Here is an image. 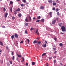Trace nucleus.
I'll return each mask as SVG.
<instances>
[{"mask_svg":"<svg viewBox=\"0 0 66 66\" xmlns=\"http://www.w3.org/2000/svg\"><path fill=\"white\" fill-rule=\"evenodd\" d=\"M23 1L24 3H26V0H23Z\"/></svg>","mask_w":66,"mask_h":66,"instance_id":"44","label":"nucleus"},{"mask_svg":"<svg viewBox=\"0 0 66 66\" xmlns=\"http://www.w3.org/2000/svg\"><path fill=\"white\" fill-rule=\"evenodd\" d=\"M60 64L61 66H62V65H63V64H62V63H60Z\"/></svg>","mask_w":66,"mask_h":66,"instance_id":"49","label":"nucleus"},{"mask_svg":"<svg viewBox=\"0 0 66 66\" xmlns=\"http://www.w3.org/2000/svg\"><path fill=\"white\" fill-rule=\"evenodd\" d=\"M62 32H66V28L65 26H63L61 27Z\"/></svg>","mask_w":66,"mask_h":66,"instance_id":"1","label":"nucleus"},{"mask_svg":"<svg viewBox=\"0 0 66 66\" xmlns=\"http://www.w3.org/2000/svg\"><path fill=\"white\" fill-rule=\"evenodd\" d=\"M10 10L11 11V12H12V7H11L10 9Z\"/></svg>","mask_w":66,"mask_h":66,"instance_id":"35","label":"nucleus"},{"mask_svg":"<svg viewBox=\"0 0 66 66\" xmlns=\"http://www.w3.org/2000/svg\"><path fill=\"white\" fill-rule=\"evenodd\" d=\"M6 48L7 49H9V47L7 46L6 47Z\"/></svg>","mask_w":66,"mask_h":66,"instance_id":"55","label":"nucleus"},{"mask_svg":"<svg viewBox=\"0 0 66 66\" xmlns=\"http://www.w3.org/2000/svg\"><path fill=\"white\" fill-rule=\"evenodd\" d=\"M50 15L51 17H52V12H50Z\"/></svg>","mask_w":66,"mask_h":66,"instance_id":"8","label":"nucleus"},{"mask_svg":"<svg viewBox=\"0 0 66 66\" xmlns=\"http://www.w3.org/2000/svg\"><path fill=\"white\" fill-rule=\"evenodd\" d=\"M53 58H54V59H55V58H56V56H54L53 57Z\"/></svg>","mask_w":66,"mask_h":66,"instance_id":"52","label":"nucleus"},{"mask_svg":"<svg viewBox=\"0 0 66 66\" xmlns=\"http://www.w3.org/2000/svg\"><path fill=\"white\" fill-rule=\"evenodd\" d=\"M27 41H28V43H29V39H27Z\"/></svg>","mask_w":66,"mask_h":66,"instance_id":"51","label":"nucleus"},{"mask_svg":"<svg viewBox=\"0 0 66 66\" xmlns=\"http://www.w3.org/2000/svg\"><path fill=\"white\" fill-rule=\"evenodd\" d=\"M37 43V41L36 40H35L33 42V44H36V43Z\"/></svg>","mask_w":66,"mask_h":66,"instance_id":"12","label":"nucleus"},{"mask_svg":"<svg viewBox=\"0 0 66 66\" xmlns=\"http://www.w3.org/2000/svg\"><path fill=\"white\" fill-rule=\"evenodd\" d=\"M41 21L42 22H45L44 19H42L41 20Z\"/></svg>","mask_w":66,"mask_h":66,"instance_id":"10","label":"nucleus"},{"mask_svg":"<svg viewBox=\"0 0 66 66\" xmlns=\"http://www.w3.org/2000/svg\"><path fill=\"white\" fill-rule=\"evenodd\" d=\"M53 5H56V3L53 2Z\"/></svg>","mask_w":66,"mask_h":66,"instance_id":"20","label":"nucleus"},{"mask_svg":"<svg viewBox=\"0 0 66 66\" xmlns=\"http://www.w3.org/2000/svg\"><path fill=\"white\" fill-rule=\"evenodd\" d=\"M59 11V9H56V11Z\"/></svg>","mask_w":66,"mask_h":66,"instance_id":"50","label":"nucleus"},{"mask_svg":"<svg viewBox=\"0 0 66 66\" xmlns=\"http://www.w3.org/2000/svg\"><path fill=\"white\" fill-rule=\"evenodd\" d=\"M14 14L15 15H16L17 14V12L16 11H14Z\"/></svg>","mask_w":66,"mask_h":66,"instance_id":"28","label":"nucleus"},{"mask_svg":"<svg viewBox=\"0 0 66 66\" xmlns=\"http://www.w3.org/2000/svg\"><path fill=\"white\" fill-rule=\"evenodd\" d=\"M40 18H41V16H39L37 17V19H40Z\"/></svg>","mask_w":66,"mask_h":66,"instance_id":"18","label":"nucleus"},{"mask_svg":"<svg viewBox=\"0 0 66 66\" xmlns=\"http://www.w3.org/2000/svg\"><path fill=\"white\" fill-rule=\"evenodd\" d=\"M7 15H8V13H6L5 15V17L6 18V17L7 16Z\"/></svg>","mask_w":66,"mask_h":66,"instance_id":"17","label":"nucleus"},{"mask_svg":"<svg viewBox=\"0 0 66 66\" xmlns=\"http://www.w3.org/2000/svg\"><path fill=\"white\" fill-rule=\"evenodd\" d=\"M18 16H19V17H20L21 16V13H19L18 14Z\"/></svg>","mask_w":66,"mask_h":66,"instance_id":"19","label":"nucleus"},{"mask_svg":"<svg viewBox=\"0 0 66 66\" xmlns=\"http://www.w3.org/2000/svg\"><path fill=\"white\" fill-rule=\"evenodd\" d=\"M14 36L15 38H18V35L17 34H15L14 35Z\"/></svg>","mask_w":66,"mask_h":66,"instance_id":"2","label":"nucleus"},{"mask_svg":"<svg viewBox=\"0 0 66 66\" xmlns=\"http://www.w3.org/2000/svg\"><path fill=\"white\" fill-rule=\"evenodd\" d=\"M2 52V50H0V52Z\"/></svg>","mask_w":66,"mask_h":66,"instance_id":"63","label":"nucleus"},{"mask_svg":"<svg viewBox=\"0 0 66 66\" xmlns=\"http://www.w3.org/2000/svg\"><path fill=\"white\" fill-rule=\"evenodd\" d=\"M23 43V41L22 40L21 41L20 43Z\"/></svg>","mask_w":66,"mask_h":66,"instance_id":"47","label":"nucleus"},{"mask_svg":"<svg viewBox=\"0 0 66 66\" xmlns=\"http://www.w3.org/2000/svg\"><path fill=\"white\" fill-rule=\"evenodd\" d=\"M15 36H14V35H13L11 36V38L12 39H14V37Z\"/></svg>","mask_w":66,"mask_h":66,"instance_id":"13","label":"nucleus"},{"mask_svg":"<svg viewBox=\"0 0 66 66\" xmlns=\"http://www.w3.org/2000/svg\"><path fill=\"white\" fill-rule=\"evenodd\" d=\"M62 23H60L59 24V26H60V27H61V26H62Z\"/></svg>","mask_w":66,"mask_h":66,"instance_id":"26","label":"nucleus"},{"mask_svg":"<svg viewBox=\"0 0 66 66\" xmlns=\"http://www.w3.org/2000/svg\"><path fill=\"white\" fill-rule=\"evenodd\" d=\"M28 18H29V21H32V19L31 18V17L30 16H29L28 17Z\"/></svg>","mask_w":66,"mask_h":66,"instance_id":"6","label":"nucleus"},{"mask_svg":"<svg viewBox=\"0 0 66 66\" xmlns=\"http://www.w3.org/2000/svg\"><path fill=\"white\" fill-rule=\"evenodd\" d=\"M0 45L1 46H3V44L2 43V42L1 41H0Z\"/></svg>","mask_w":66,"mask_h":66,"instance_id":"11","label":"nucleus"},{"mask_svg":"<svg viewBox=\"0 0 66 66\" xmlns=\"http://www.w3.org/2000/svg\"><path fill=\"white\" fill-rule=\"evenodd\" d=\"M54 50H56V48H53Z\"/></svg>","mask_w":66,"mask_h":66,"instance_id":"48","label":"nucleus"},{"mask_svg":"<svg viewBox=\"0 0 66 66\" xmlns=\"http://www.w3.org/2000/svg\"><path fill=\"white\" fill-rule=\"evenodd\" d=\"M57 39L56 38H54V40H55V41H56V40H57Z\"/></svg>","mask_w":66,"mask_h":66,"instance_id":"36","label":"nucleus"},{"mask_svg":"<svg viewBox=\"0 0 66 66\" xmlns=\"http://www.w3.org/2000/svg\"><path fill=\"white\" fill-rule=\"evenodd\" d=\"M54 47H55V46H54Z\"/></svg>","mask_w":66,"mask_h":66,"instance_id":"64","label":"nucleus"},{"mask_svg":"<svg viewBox=\"0 0 66 66\" xmlns=\"http://www.w3.org/2000/svg\"><path fill=\"white\" fill-rule=\"evenodd\" d=\"M52 10H53V11H55V8H54V7L52 9Z\"/></svg>","mask_w":66,"mask_h":66,"instance_id":"37","label":"nucleus"},{"mask_svg":"<svg viewBox=\"0 0 66 66\" xmlns=\"http://www.w3.org/2000/svg\"><path fill=\"white\" fill-rule=\"evenodd\" d=\"M2 28H5V26H3L2 27Z\"/></svg>","mask_w":66,"mask_h":66,"instance_id":"41","label":"nucleus"},{"mask_svg":"<svg viewBox=\"0 0 66 66\" xmlns=\"http://www.w3.org/2000/svg\"><path fill=\"white\" fill-rule=\"evenodd\" d=\"M36 33H37V32H38V29H37L36 30Z\"/></svg>","mask_w":66,"mask_h":66,"instance_id":"38","label":"nucleus"},{"mask_svg":"<svg viewBox=\"0 0 66 66\" xmlns=\"http://www.w3.org/2000/svg\"><path fill=\"white\" fill-rule=\"evenodd\" d=\"M56 20H58V18H56Z\"/></svg>","mask_w":66,"mask_h":66,"instance_id":"59","label":"nucleus"},{"mask_svg":"<svg viewBox=\"0 0 66 66\" xmlns=\"http://www.w3.org/2000/svg\"><path fill=\"white\" fill-rule=\"evenodd\" d=\"M15 17L14 16L12 17V19H13V20H14V19H15Z\"/></svg>","mask_w":66,"mask_h":66,"instance_id":"34","label":"nucleus"},{"mask_svg":"<svg viewBox=\"0 0 66 66\" xmlns=\"http://www.w3.org/2000/svg\"><path fill=\"white\" fill-rule=\"evenodd\" d=\"M37 42H38V43L39 44V45H40V44H41V42L40 41H39V42H38V41H37Z\"/></svg>","mask_w":66,"mask_h":66,"instance_id":"23","label":"nucleus"},{"mask_svg":"<svg viewBox=\"0 0 66 66\" xmlns=\"http://www.w3.org/2000/svg\"><path fill=\"white\" fill-rule=\"evenodd\" d=\"M26 66H28V63H26Z\"/></svg>","mask_w":66,"mask_h":66,"instance_id":"53","label":"nucleus"},{"mask_svg":"<svg viewBox=\"0 0 66 66\" xmlns=\"http://www.w3.org/2000/svg\"><path fill=\"white\" fill-rule=\"evenodd\" d=\"M37 35H39V32H37Z\"/></svg>","mask_w":66,"mask_h":66,"instance_id":"56","label":"nucleus"},{"mask_svg":"<svg viewBox=\"0 0 66 66\" xmlns=\"http://www.w3.org/2000/svg\"><path fill=\"white\" fill-rule=\"evenodd\" d=\"M11 54L12 55H14V53H13V52H12L11 53Z\"/></svg>","mask_w":66,"mask_h":66,"instance_id":"24","label":"nucleus"},{"mask_svg":"<svg viewBox=\"0 0 66 66\" xmlns=\"http://www.w3.org/2000/svg\"><path fill=\"white\" fill-rule=\"evenodd\" d=\"M3 11H4V12H5V11H6V9H5V8H3Z\"/></svg>","mask_w":66,"mask_h":66,"instance_id":"30","label":"nucleus"},{"mask_svg":"<svg viewBox=\"0 0 66 66\" xmlns=\"http://www.w3.org/2000/svg\"><path fill=\"white\" fill-rule=\"evenodd\" d=\"M10 63V64H12V62L11 61H9Z\"/></svg>","mask_w":66,"mask_h":66,"instance_id":"39","label":"nucleus"},{"mask_svg":"<svg viewBox=\"0 0 66 66\" xmlns=\"http://www.w3.org/2000/svg\"><path fill=\"white\" fill-rule=\"evenodd\" d=\"M61 33L62 34H64V33L62 32H61Z\"/></svg>","mask_w":66,"mask_h":66,"instance_id":"61","label":"nucleus"},{"mask_svg":"<svg viewBox=\"0 0 66 66\" xmlns=\"http://www.w3.org/2000/svg\"><path fill=\"white\" fill-rule=\"evenodd\" d=\"M42 46L43 47H44V48H46V47H47V45H46V44H45L43 45H42Z\"/></svg>","mask_w":66,"mask_h":66,"instance_id":"9","label":"nucleus"},{"mask_svg":"<svg viewBox=\"0 0 66 66\" xmlns=\"http://www.w3.org/2000/svg\"><path fill=\"white\" fill-rule=\"evenodd\" d=\"M25 25L26 26H27L28 25V23H26V24H25Z\"/></svg>","mask_w":66,"mask_h":66,"instance_id":"40","label":"nucleus"},{"mask_svg":"<svg viewBox=\"0 0 66 66\" xmlns=\"http://www.w3.org/2000/svg\"><path fill=\"white\" fill-rule=\"evenodd\" d=\"M33 30H34V29L33 28H31V29H30V31H32Z\"/></svg>","mask_w":66,"mask_h":66,"instance_id":"33","label":"nucleus"},{"mask_svg":"<svg viewBox=\"0 0 66 66\" xmlns=\"http://www.w3.org/2000/svg\"><path fill=\"white\" fill-rule=\"evenodd\" d=\"M56 60H54V63H55V62H56Z\"/></svg>","mask_w":66,"mask_h":66,"instance_id":"42","label":"nucleus"},{"mask_svg":"<svg viewBox=\"0 0 66 66\" xmlns=\"http://www.w3.org/2000/svg\"><path fill=\"white\" fill-rule=\"evenodd\" d=\"M40 21V20H37L36 21V22H39Z\"/></svg>","mask_w":66,"mask_h":66,"instance_id":"32","label":"nucleus"},{"mask_svg":"<svg viewBox=\"0 0 66 66\" xmlns=\"http://www.w3.org/2000/svg\"><path fill=\"white\" fill-rule=\"evenodd\" d=\"M7 64L8 65H9V63H7Z\"/></svg>","mask_w":66,"mask_h":66,"instance_id":"62","label":"nucleus"},{"mask_svg":"<svg viewBox=\"0 0 66 66\" xmlns=\"http://www.w3.org/2000/svg\"><path fill=\"white\" fill-rule=\"evenodd\" d=\"M45 42L46 43H47V41H45Z\"/></svg>","mask_w":66,"mask_h":66,"instance_id":"60","label":"nucleus"},{"mask_svg":"<svg viewBox=\"0 0 66 66\" xmlns=\"http://www.w3.org/2000/svg\"><path fill=\"white\" fill-rule=\"evenodd\" d=\"M56 22V20H54V21H53L52 22V23L53 24H55V22Z\"/></svg>","mask_w":66,"mask_h":66,"instance_id":"3","label":"nucleus"},{"mask_svg":"<svg viewBox=\"0 0 66 66\" xmlns=\"http://www.w3.org/2000/svg\"><path fill=\"white\" fill-rule=\"evenodd\" d=\"M49 59H50V60H51L52 59V57H49Z\"/></svg>","mask_w":66,"mask_h":66,"instance_id":"54","label":"nucleus"},{"mask_svg":"<svg viewBox=\"0 0 66 66\" xmlns=\"http://www.w3.org/2000/svg\"><path fill=\"white\" fill-rule=\"evenodd\" d=\"M25 21L27 22H29V21H28V19L27 18H26L25 19Z\"/></svg>","mask_w":66,"mask_h":66,"instance_id":"5","label":"nucleus"},{"mask_svg":"<svg viewBox=\"0 0 66 66\" xmlns=\"http://www.w3.org/2000/svg\"><path fill=\"white\" fill-rule=\"evenodd\" d=\"M35 63L34 62H33L32 63V65H35Z\"/></svg>","mask_w":66,"mask_h":66,"instance_id":"25","label":"nucleus"},{"mask_svg":"<svg viewBox=\"0 0 66 66\" xmlns=\"http://www.w3.org/2000/svg\"><path fill=\"white\" fill-rule=\"evenodd\" d=\"M22 60H21V62H23L24 61V58L23 57L22 58Z\"/></svg>","mask_w":66,"mask_h":66,"instance_id":"22","label":"nucleus"},{"mask_svg":"<svg viewBox=\"0 0 66 66\" xmlns=\"http://www.w3.org/2000/svg\"><path fill=\"white\" fill-rule=\"evenodd\" d=\"M25 33L26 34H27V30H26L25 31Z\"/></svg>","mask_w":66,"mask_h":66,"instance_id":"46","label":"nucleus"},{"mask_svg":"<svg viewBox=\"0 0 66 66\" xmlns=\"http://www.w3.org/2000/svg\"><path fill=\"white\" fill-rule=\"evenodd\" d=\"M48 1L50 3H52L53 2L52 0H48Z\"/></svg>","mask_w":66,"mask_h":66,"instance_id":"4","label":"nucleus"},{"mask_svg":"<svg viewBox=\"0 0 66 66\" xmlns=\"http://www.w3.org/2000/svg\"><path fill=\"white\" fill-rule=\"evenodd\" d=\"M46 66H48V63L46 64Z\"/></svg>","mask_w":66,"mask_h":66,"instance_id":"57","label":"nucleus"},{"mask_svg":"<svg viewBox=\"0 0 66 66\" xmlns=\"http://www.w3.org/2000/svg\"><path fill=\"white\" fill-rule=\"evenodd\" d=\"M13 3H14L13 2H12V1H10V4H13Z\"/></svg>","mask_w":66,"mask_h":66,"instance_id":"21","label":"nucleus"},{"mask_svg":"<svg viewBox=\"0 0 66 66\" xmlns=\"http://www.w3.org/2000/svg\"><path fill=\"white\" fill-rule=\"evenodd\" d=\"M44 6H41L40 7V9H41V10L44 9Z\"/></svg>","mask_w":66,"mask_h":66,"instance_id":"15","label":"nucleus"},{"mask_svg":"<svg viewBox=\"0 0 66 66\" xmlns=\"http://www.w3.org/2000/svg\"><path fill=\"white\" fill-rule=\"evenodd\" d=\"M56 52H57V51H55L54 52V54H56Z\"/></svg>","mask_w":66,"mask_h":66,"instance_id":"45","label":"nucleus"},{"mask_svg":"<svg viewBox=\"0 0 66 66\" xmlns=\"http://www.w3.org/2000/svg\"><path fill=\"white\" fill-rule=\"evenodd\" d=\"M20 11V9L19 8H18L17 10H16V11H18V12H19Z\"/></svg>","mask_w":66,"mask_h":66,"instance_id":"14","label":"nucleus"},{"mask_svg":"<svg viewBox=\"0 0 66 66\" xmlns=\"http://www.w3.org/2000/svg\"><path fill=\"white\" fill-rule=\"evenodd\" d=\"M33 19L34 20V19H35V17H34V18H33Z\"/></svg>","mask_w":66,"mask_h":66,"instance_id":"58","label":"nucleus"},{"mask_svg":"<svg viewBox=\"0 0 66 66\" xmlns=\"http://www.w3.org/2000/svg\"><path fill=\"white\" fill-rule=\"evenodd\" d=\"M17 55L18 57H22V56L21 55H19L18 54H17Z\"/></svg>","mask_w":66,"mask_h":66,"instance_id":"7","label":"nucleus"},{"mask_svg":"<svg viewBox=\"0 0 66 66\" xmlns=\"http://www.w3.org/2000/svg\"><path fill=\"white\" fill-rule=\"evenodd\" d=\"M60 46H63V44L62 43H61L60 44Z\"/></svg>","mask_w":66,"mask_h":66,"instance_id":"27","label":"nucleus"},{"mask_svg":"<svg viewBox=\"0 0 66 66\" xmlns=\"http://www.w3.org/2000/svg\"><path fill=\"white\" fill-rule=\"evenodd\" d=\"M46 55V53H44L42 55V56H45Z\"/></svg>","mask_w":66,"mask_h":66,"instance_id":"16","label":"nucleus"},{"mask_svg":"<svg viewBox=\"0 0 66 66\" xmlns=\"http://www.w3.org/2000/svg\"><path fill=\"white\" fill-rule=\"evenodd\" d=\"M23 5H24L23 4H21V6H23Z\"/></svg>","mask_w":66,"mask_h":66,"instance_id":"43","label":"nucleus"},{"mask_svg":"<svg viewBox=\"0 0 66 66\" xmlns=\"http://www.w3.org/2000/svg\"><path fill=\"white\" fill-rule=\"evenodd\" d=\"M14 59H15V56H14L12 57V60H14Z\"/></svg>","mask_w":66,"mask_h":66,"instance_id":"31","label":"nucleus"},{"mask_svg":"<svg viewBox=\"0 0 66 66\" xmlns=\"http://www.w3.org/2000/svg\"><path fill=\"white\" fill-rule=\"evenodd\" d=\"M59 14H60V13H59V12H57V15L58 16H59Z\"/></svg>","mask_w":66,"mask_h":66,"instance_id":"29","label":"nucleus"}]
</instances>
